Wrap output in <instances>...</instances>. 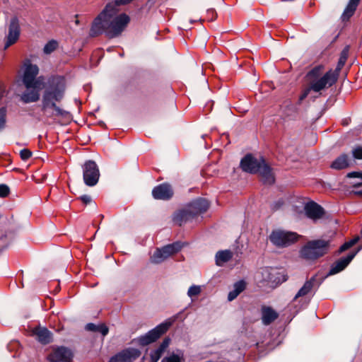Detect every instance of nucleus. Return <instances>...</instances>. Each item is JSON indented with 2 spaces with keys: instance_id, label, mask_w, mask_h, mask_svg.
Masks as SVG:
<instances>
[{
  "instance_id": "1",
  "label": "nucleus",
  "mask_w": 362,
  "mask_h": 362,
  "mask_svg": "<svg viewBox=\"0 0 362 362\" xmlns=\"http://www.w3.org/2000/svg\"><path fill=\"white\" fill-rule=\"evenodd\" d=\"M116 5L109 4L105 9L95 18L90 34L97 36L105 33L109 37L119 36L128 25L130 19L125 13L117 15Z\"/></svg>"
},
{
  "instance_id": "2",
  "label": "nucleus",
  "mask_w": 362,
  "mask_h": 362,
  "mask_svg": "<svg viewBox=\"0 0 362 362\" xmlns=\"http://www.w3.org/2000/svg\"><path fill=\"white\" fill-rule=\"evenodd\" d=\"M65 82L62 77H52L42 95V110L47 117H65L69 114L56 105L64 95Z\"/></svg>"
},
{
  "instance_id": "3",
  "label": "nucleus",
  "mask_w": 362,
  "mask_h": 362,
  "mask_svg": "<svg viewBox=\"0 0 362 362\" xmlns=\"http://www.w3.org/2000/svg\"><path fill=\"white\" fill-rule=\"evenodd\" d=\"M324 66L318 65L313 67L306 74L305 78L307 87L304 89L299 97V103H301L310 93V91L320 93L331 86L337 81V74L332 69L323 74Z\"/></svg>"
},
{
  "instance_id": "4",
  "label": "nucleus",
  "mask_w": 362,
  "mask_h": 362,
  "mask_svg": "<svg viewBox=\"0 0 362 362\" xmlns=\"http://www.w3.org/2000/svg\"><path fill=\"white\" fill-rule=\"evenodd\" d=\"M242 170L251 174L258 173L264 184L272 185L275 179L272 170L262 157L255 158L247 154L240 161Z\"/></svg>"
},
{
  "instance_id": "5",
  "label": "nucleus",
  "mask_w": 362,
  "mask_h": 362,
  "mask_svg": "<svg viewBox=\"0 0 362 362\" xmlns=\"http://www.w3.org/2000/svg\"><path fill=\"white\" fill-rule=\"evenodd\" d=\"M329 247V241L316 240L310 241L301 250V256L307 259H315L326 254Z\"/></svg>"
},
{
  "instance_id": "6",
  "label": "nucleus",
  "mask_w": 362,
  "mask_h": 362,
  "mask_svg": "<svg viewBox=\"0 0 362 362\" xmlns=\"http://www.w3.org/2000/svg\"><path fill=\"white\" fill-rule=\"evenodd\" d=\"M182 247V245L180 242H176L160 248H156L151 256L150 261L153 264H160L170 257L178 252Z\"/></svg>"
},
{
  "instance_id": "7",
  "label": "nucleus",
  "mask_w": 362,
  "mask_h": 362,
  "mask_svg": "<svg viewBox=\"0 0 362 362\" xmlns=\"http://www.w3.org/2000/svg\"><path fill=\"white\" fill-rule=\"evenodd\" d=\"M298 235L294 232L276 230L269 235L270 241L277 247H288L297 241Z\"/></svg>"
},
{
  "instance_id": "8",
  "label": "nucleus",
  "mask_w": 362,
  "mask_h": 362,
  "mask_svg": "<svg viewBox=\"0 0 362 362\" xmlns=\"http://www.w3.org/2000/svg\"><path fill=\"white\" fill-rule=\"evenodd\" d=\"M39 69L37 65L28 64L25 65L23 83L26 88L30 89L31 86L40 88L41 85H45L44 78L42 76L37 77Z\"/></svg>"
},
{
  "instance_id": "9",
  "label": "nucleus",
  "mask_w": 362,
  "mask_h": 362,
  "mask_svg": "<svg viewBox=\"0 0 362 362\" xmlns=\"http://www.w3.org/2000/svg\"><path fill=\"white\" fill-rule=\"evenodd\" d=\"M83 180L86 185L95 186L99 180L100 172L95 162L93 160L86 161L83 166Z\"/></svg>"
},
{
  "instance_id": "10",
  "label": "nucleus",
  "mask_w": 362,
  "mask_h": 362,
  "mask_svg": "<svg viewBox=\"0 0 362 362\" xmlns=\"http://www.w3.org/2000/svg\"><path fill=\"white\" fill-rule=\"evenodd\" d=\"M169 326L170 325L167 323L160 324L146 334L139 337V343L142 346H146L156 341L168 330Z\"/></svg>"
},
{
  "instance_id": "11",
  "label": "nucleus",
  "mask_w": 362,
  "mask_h": 362,
  "mask_svg": "<svg viewBox=\"0 0 362 362\" xmlns=\"http://www.w3.org/2000/svg\"><path fill=\"white\" fill-rule=\"evenodd\" d=\"M140 354L136 349H126L112 356L109 362H132L140 356Z\"/></svg>"
},
{
  "instance_id": "12",
  "label": "nucleus",
  "mask_w": 362,
  "mask_h": 362,
  "mask_svg": "<svg viewBox=\"0 0 362 362\" xmlns=\"http://www.w3.org/2000/svg\"><path fill=\"white\" fill-rule=\"evenodd\" d=\"M20 36V25L18 20L16 18H13L11 20L8 33L6 37V41L4 45V49H7L11 45H13L17 42Z\"/></svg>"
},
{
  "instance_id": "13",
  "label": "nucleus",
  "mask_w": 362,
  "mask_h": 362,
  "mask_svg": "<svg viewBox=\"0 0 362 362\" xmlns=\"http://www.w3.org/2000/svg\"><path fill=\"white\" fill-rule=\"evenodd\" d=\"M173 187L168 183L160 184L152 190V195L156 199L168 200L173 196Z\"/></svg>"
},
{
  "instance_id": "14",
  "label": "nucleus",
  "mask_w": 362,
  "mask_h": 362,
  "mask_svg": "<svg viewBox=\"0 0 362 362\" xmlns=\"http://www.w3.org/2000/svg\"><path fill=\"white\" fill-rule=\"evenodd\" d=\"M72 354L71 351L64 347H60L51 353L48 359L49 362H71Z\"/></svg>"
},
{
  "instance_id": "15",
  "label": "nucleus",
  "mask_w": 362,
  "mask_h": 362,
  "mask_svg": "<svg viewBox=\"0 0 362 362\" xmlns=\"http://www.w3.org/2000/svg\"><path fill=\"white\" fill-rule=\"evenodd\" d=\"M358 251V250L356 252H351L346 257L341 258L335 263H334L332 265V267L328 274L334 275L344 269L347 267V265L351 262V261L354 259V257L356 256Z\"/></svg>"
},
{
  "instance_id": "16",
  "label": "nucleus",
  "mask_w": 362,
  "mask_h": 362,
  "mask_svg": "<svg viewBox=\"0 0 362 362\" xmlns=\"http://www.w3.org/2000/svg\"><path fill=\"white\" fill-rule=\"evenodd\" d=\"M304 209L306 216L313 221L321 218L324 215L323 208L313 202L306 204Z\"/></svg>"
},
{
  "instance_id": "17",
  "label": "nucleus",
  "mask_w": 362,
  "mask_h": 362,
  "mask_svg": "<svg viewBox=\"0 0 362 362\" xmlns=\"http://www.w3.org/2000/svg\"><path fill=\"white\" fill-rule=\"evenodd\" d=\"M209 202L205 199H197L193 200L187 206V210H192L191 215H195L205 212L209 208Z\"/></svg>"
},
{
  "instance_id": "18",
  "label": "nucleus",
  "mask_w": 362,
  "mask_h": 362,
  "mask_svg": "<svg viewBox=\"0 0 362 362\" xmlns=\"http://www.w3.org/2000/svg\"><path fill=\"white\" fill-rule=\"evenodd\" d=\"M43 88L44 85H41L40 88L33 86L30 89L26 88V90L21 95V100L25 103L37 101L40 98V91Z\"/></svg>"
},
{
  "instance_id": "19",
  "label": "nucleus",
  "mask_w": 362,
  "mask_h": 362,
  "mask_svg": "<svg viewBox=\"0 0 362 362\" xmlns=\"http://www.w3.org/2000/svg\"><path fill=\"white\" fill-rule=\"evenodd\" d=\"M279 315L271 307L263 306L262 308V320L264 325H268L274 321Z\"/></svg>"
},
{
  "instance_id": "20",
  "label": "nucleus",
  "mask_w": 362,
  "mask_h": 362,
  "mask_svg": "<svg viewBox=\"0 0 362 362\" xmlns=\"http://www.w3.org/2000/svg\"><path fill=\"white\" fill-rule=\"evenodd\" d=\"M256 278L264 284L274 283L275 281L272 269L267 267L261 269L257 274Z\"/></svg>"
},
{
  "instance_id": "21",
  "label": "nucleus",
  "mask_w": 362,
  "mask_h": 362,
  "mask_svg": "<svg viewBox=\"0 0 362 362\" xmlns=\"http://www.w3.org/2000/svg\"><path fill=\"white\" fill-rule=\"evenodd\" d=\"M246 288V282L244 280H240L233 284V288L228 293V300L232 301L235 299Z\"/></svg>"
},
{
  "instance_id": "22",
  "label": "nucleus",
  "mask_w": 362,
  "mask_h": 362,
  "mask_svg": "<svg viewBox=\"0 0 362 362\" xmlns=\"http://www.w3.org/2000/svg\"><path fill=\"white\" fill-rule=\"evenodd\" d=\"M361 0H349L342 15V21H348L354 13Z\"/></svg>"
},
{
  "instance_id": "23",
  "label": "nucleus",
  "mask_w": 362,
  "mask_h": 362,
  "mask_svg": "<svg viewBox=\"0 0 362 362\" xmlns=\"http://www.w3.org/2000/svg\"><path fill=\"white\" fill-rule=\"evenodd\" d=\"M192 210H187V209H183L175 214L173 221L175 223L179 226L182 225L184 223L193 218L191 215Z\"/></svg>"
},
{
  "instance_id": "24",
  "label": "nucleus",
  "mask_w": 362,
  "mask_h": 362,
  "mask_svg": "<svg viewBox=\"0 0 362 362\" xmlns=\"http://www.w3.org/2000/svg\"><path fill=\"white\" fill-rule=\"evenodd\" d=\"M35 334L36 335L37 340L42 344H46L51 341V333L46 328L39 327L35 329Z\"/></svg>"
},
{
  "instance_id": "25",
  "label": "nucleus",
  "mask_w": 362,
  "mask_h": 362,
  "mask_svg": "<svg viewBox=\"0 0 362 362\" xmlns=\"http://www.w3.org/2000/svg\"><path fill=\"white\" fill-rule=\"evenodd\" d=\"M349 165V157L342 154L337 157L331 164V168L335 170H341L347 168Z\"/></svg>"
},
{
  "instance_id": "26",
  "label": "nucleus",
  "mask_w": 362,
  "mask_h": 362,
  "mask_svg": "<svg viewBox=\"0 0 362 362\" xmlns=\"http://www.w3.org/2000/svg\"><path fill=\"white\" fill-rule=\"evenodd\" d=\"M315 282V277L313 276L310 279L305 281L304 285L301 287V288L298 291L296 295L294 297V300L300 297L305 296L308 294L313 289L314 283Z\"/></svg>"
},
{
  "instance_id": "27",
  "label": "nucleus",
  "mask_w": 362,
  "mask_h": 362,
  "mask_svg": "<svg viewBox=\"0 0 362 362\" xmlns=\"http://www.w3.org/2000/svg\"><path fill=\"white\" fill-rule=\"evenodd\" d=\"M233 257V253L230 250L218 251L216 255V262L218 266H222L224 263L228 262Z\"/></svg>"
},
{
  "instance_id": "28",
  "label": "nucleus",
  "mask_w": 362,
  "mask_h": 362,
  "mask_svg": "<svg viewBox=\"0 0 362 362\" xmlns=\"http://www.w3.org/2000/svg\"><path fill=\"white\" fill-rule=\"evenodd\" d=\"M86 329L91 332H98L102 334L103 336H106L108 333V327L103 325H95L93 323H88L86 325Z\"/></svg>"
},
{
  "instance_id": "29",
  "label": "nucleus",
  "mask_w": 362,
  "mask_h": 362,
  "mask_svg": "<svg viewBox=\"0 0 362 362\" xmlns=\"http://www.w3.org/2000/svg\"><path fill=\"white\" fill-rule=\"evenodd\" d=\"M348 54L349 47H346L341 52L340 57L336 69L333 70L334 72H336L337 74V77H339V72L347 60Z\"/></svg>"
},
{
  "instance_id": "30",
  "label": "nucleus",
  "mask_w": 362,
  "mask_h": 362,
  "mask_svg": "<svg viewBox=\"0 0 362 362\" xmlns=\"http://www.w3.org/2000/svg\"><path fill=\"white\" fill-rule=\"evenodd\" d=\"M161 362H183V354L181 352L177 354H171L170 355L164 357Z\"/></svg>"
},
{
  "instance_id": "31",
  "label": "nucleus",
  "mask_w": 362,
  "mask_h": 362,
  "mask_svg": "<svg viewBox=\"0 0 362 362\" xmlns=\"http://www.w3.org/2000/svg\"><path fill=\"white\" fill-rule=\"evenodd\" d=\"M58 47L57 41L54 40H49L44 47L43 51L45 54H49L53 52Z\"/></svg>"
},
{
  "instance_id": "32",
  "label": "nucleus",
  "mask_w": 362,
  "mask_h": 362,
  "mask_svg": "<svg viewBox=\"0 0 362 362\" xmlns=\"http://www.w3.org/2000/svg\"><path fill=\"white\" fill-rule=\"evenodd\" d=\"M202 288L200 286L192 285L187 291V296L192 298L193 297L197 296L200 294Z\"/></svg>"
},
{
  "instance_id": "33",
  "label": "nucleus",
  "mask_w": 362,
  "mask_h": 362,
  "mask_svg": "<svg viewBox=\"0 0 362 362\" xmlns=\"http://www.w3.org/2000/svg\"><path fill=\"white\" fill-rule=\"evenodd\" d=\"M164 351L158 347L156 349L151 352L150 356L152 362H158L161 358Z\"/></svg>"
},
{
  "instance_id": "34",
  "label": "nucleus",
  "mask_w": 362,
  "mask_h": 362,
  "mask_svg": "<svg viewBox=\"0 0 362 362\" xmlns=\"http://www.w3.org/2000/svg\"><path fill=\"white\" fill-rule=\"evenodd\" d=\"M6 107L0 108V130L3 129L5 127L6 121Z\"/></svg>"
},
{
  "instance_id": "35",
  "label": "nucleus",
  "mask_w": 362,
  "mask_h": 362,
  "mask_svg": "<svg viewBox=\"0 0 362 362\" xmlns=\"http://www.w3.org/2000/svg\"><path fill=\"white\" fill-rule=\"evenodd\" d=\"M20 156L22 160H27L32 156V152L27 148H24L20 151Z\"/></svg>"
},
{
  "instance_id": "36",
  "label": "nucleus",
  "mask_w": 362,
  "mask_h": 362,
  "mask_svg": "<svg viewBox=\"0 0 362 362\" xmlns=\"http://www.w3.org/2000/svg\"><path fill=\"white\" fill-rule=\"evenodd\" d=\"M9 194V187L4 184L0 185V197H6Z\"/></svg>"
},
{
  "instance_id": "37",
  "label": "nucleus",
  "mask_w": 362,
  "mask_h": 362,
  "mask_svg": "<svg viewBox=\"0 0 362 362\" xmlns=\"http://www.w3.org/2000/svg\"><path fill=\"white\" fill-rule=\"evenodd\" d=\"M348 177H358L361 179V182L354 184L355 186L361 185L362 184V173H358V172H351L347 174Z\"/></svg>"
},
{
  "instance_id": "38",
  "label": "nucleus",
  "mask_w": 362,
  "mask_h": 362,
  "mask_svg": "<svg viewBox=\"0 0 362 362\" xmlns=\"http://www.w3.org/2000/svg\"><path fill=\"white\" fill-rule=\"evenodd\" d=\"M353 156L356 159H362V148L356 147L352 151Z\"/></svg>"
},
{
  "instance_id": "39",
  "label": "nucleus",
  "mask_w": 362,
  "mask_h": 362,
  "mask_svg": "<svg viewBox=\"0 0 362 362\" xmlns=\"http://www.w3.org/2000/svg\"><path fill=\"white\" fill-rule=\"evenodd\" d=\"M169 344H170V339H165L162 341V343L160 344V346L158 347L160 348V349H162V350H163L165 351L166 348L169 346Z\"/></svg>"
},
{
  "instance_id": "40",
  "label": "nucleus",
  "mask_w": 362,
  "mask_h": 362,
  "mask_svg": "<svg viewBox=\"0 0 362 362\" xmlns=\"http://www.w3.org/2000/svg\"><path fill=\"white\" fill-rule=\"evenodd\" d=\"M81 199L86 204H87L91 202V197L89 195H86V194L81 196Z\"/></svg>"
},
{
  "instance_id": "41",
  "label": "nucleus",
  "mask_w": 362,
  "mask_h": 362,
  "mask_svg": "<svg viewBox=\"0 0 362 362\" xmlns=\"http://www.w3.org/2000/svg\"><path fill=\"white\" fill-rule=\"evenodd\" d=\"M350 245H349L348 242H346L345 243H344L339 248V252H342L346 250H348L349 248H350Z\"/></svg>"
},
{
  "instance_id": "42",
  "label": "nucleus",
  "mask_w": 362,
  "mask_h": 362,
  "mask_svg": "<svg viewBox=\"0 0 362 362\" xmlns=\"http://www.w3.org/2000/svg\"><path fill=\"white\" fill-rule=\"evenodd\" d=\"M132 0H116L115 1V3L117 5H119V4H128L129 3L130 1H132Z\"/></svg>"
},
{
  "instance_id": "43",
  "label": "nucleus",
  "mask_w": 362,
  "mask_h": 362,
  "mask_svg": "<svg viewBox=\"0 0 362 362\" xmlns=\"http://www.w3.org/2000/svg\"><path fill=\"white\" fill-rule=\"evenodd\" d=\"M358 238H355L348 241V243L350 245V247H352L358 242Z\"/></svg>"
},
{
  "instance_id": "44",
  "label": "nucleus",
  "mask_w": 362,
  "mask_h": 362,
  "mask_svg": "<svg viewBox=\"0 0 362 362\" xmlns=\"http://www.w3.org/2000/svg\"><path fill=\"white\" fill-rule=\"evenodd\" d=\"M3 240L2 238H0V242ZM6 247V245L0 243V253Z\"/></svg>"
},
{
  "instance_id": "45",
  "label": "nucleus",
  "mask_w": 362,
  "mask_h": 362,
  "mask_svg": "<svg viewBox=\"0 0 362 362\" xmlns=\"http://www.w3.org/2000/svg\"><path fill=\"white\" fill-rule=\"evenodd\" d=\"M361 194H362V192H361Z\"/></svg>"
}]
</instances>
